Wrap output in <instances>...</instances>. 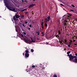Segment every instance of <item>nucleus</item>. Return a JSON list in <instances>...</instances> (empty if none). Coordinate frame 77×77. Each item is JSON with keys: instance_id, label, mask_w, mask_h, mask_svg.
Segmentation results:
<instances>
[{"instance_id": "1", "label": "nucleus", "mask_w": 77, "mask_h": 77, "mask_svg": "<svg viewBox=\"0 0 77 77\" xmlns=\"http://www.w3.org/2000/svg\"><path fill=\"white\" fill-rule=\"evenodd\" d=\"M67 56H69V59L71 61H72L73 62L77 63V57L75 56H72L71 54L68 55Z\"/></svg>"}, {"instance_id": "2", "label": "nucleus", "mask_w": 77, "mask_h": 77, "mask_svg": "<svg viewBox=\"0 0 77 77\" xmlns=\"http://www.w3.org/2000/svg\"><path fill=\"white\" fill-rule=\"evenodd\" d=\"M50 20V17L48 16L45 20V22L47 23V21H49Z\"/></svg>"}, {"instance_id": "3", "label": "nucleus", "mask_w": 77, "mask_h": 77, "mask_svg": "<svg viewBox=\"0 0 77 77\" xmlns=\"http://www.w3.org/2000/svg\"><path fill=\"white\" fill-rule=\"evenodd\" d=\"M64 20V23L65 24H66V23H67V20H66V18L65 17V16H64L62 19V21Z\"/></svg>"}, {"instance_id": "4", "label": "nucleus", "mask_w": 77, "mask_h": 77, "mask_svg": "<svg viewBox=\"0 0 77 77\" xmlns=\"http://www.w3.org/2000/svg\"><path fill=\"white\" fill-rule=\"evenodd\" d=\"M34 6H35V4H31V5H29V6L28 7V8H31V7H32Z\"/></svg>"}, {"instance_id": "5", "label": "nucleus", "mask_w": 77, "mask_h": 77, "mask_svg": "<svg viewBox=\"0 0 77 77\" xmlns=\"http://www.w3.org/2000/svg\"><path fill=\"white\" fill-rule=\"evenodd\" d=\"M29 56V54L28 53H26L25 54V57H28Z\"/></svg>"}, {"instance_id": "6", "label": "nucleus", "mask_w": 77, "mask_h": 77, "mask_svg": "<svg viewBox=\"0 0 77 77\" xmlns=\"http://www.w3.org/2000/svg\"><path fill=\"white\" fill-rule=\"evenodd\" d=\"M15 17L16 18H20V16L17 14H15Z\"/></svg>"}, {"instance_id": "7", "label": "nucleus", "mask_w": 77, "mask_h": 77, "mask_svg": "<svg viewBox=\"0 0 77 77\" xmlns=\"http://www.w3.org/2000/svg\"><path fill=\"white\" fill-rule=\"evenodd\" d=\"M8 9H9V10H11V11H15V9H13V10H12V9H11V8L9 7H8Z\"/></svg>"}, {"instance_id": "8", "label": "nucleus", "mask_w": 77, "mask_h": 77, "mask_svg": "<svg viewBox=\"0 0 77 77\" xmlns=\"http://www.w3.org/2000/svg\"><path fill=\"white\" fill-rule=\"evenodd\" d=\"M25 52H26V53L28 54L29 53V50H26L25 51Z\"/></svg>"}, {"instance_id": "9", "label": "nucleus", "mask_w": 77, "mask_h": 77, "mask_svg": "<svg viewBox=\"0 0 77 77\" xmlns=\"http://www.w3.org/2000/svg\"><path fill=\"white\" fill-rule=\"evenodd\" d=\"M45 27H47V22H45Z\"/></svg>"}, {"instance_id": "10", "label": "nucleus", "mask_w": 77, "mask_h": 77, "mask_svg": "<svg viewBox=\"0 0 77 77\" xmlns=\"http://www.w3.org/2000/svg\"><path fill=\"white\" fill-rule=\"evenodd\" d=\"M31 52H32V53H33V51H34V50H33V49H31Z\"/></svg>"}, {"instance_id": "11", "label": "nucleus", "mask_w": 77, "mask_h": 77, "mask_svg": "<svg viewBox=\"0 0 77 77\" xmlns=\"http://www.w3.org/2000/svg\"><path fill=\"white\" fill-rule=\"evenodd\" d=\"M64 41H65V43H64V44H67L66 42L67 41H66V40L65 39Z\"/></svg>"}, {"instance_id": "12", "label": "nucleus", "mask_w": 77, "mask_h": 77, "mask_svg": "<svg viewBox=\"0 0 77 77\" xmlns=\"http://www.w3.org/2000/svg\"><path fill=\"white\" fill-rule=\"evenodd\" d=\"M71 53V51H69L67 52V54H69V53Z\"/></svg>"}, {"instance_id": "13", "label": "nucleus", "mask_w": 77, "mask_h": 77, "mask_svg": "<svg viewBox=\"0 0 77 77\" xmlns=\"http://www.w3.org/2000/svg\"><path fill=\"white\" fill-rule=\"evenodd\" d=\"M42 29H44V27L43 26V23L42 22Z\"/></svg>"}, {"instance_id": "14", "label": "nucleus", "mask_w": 77, "mask_h": 77, "mask_svg": "<svg viewBox=\"0 0 77 77\" xmlns=\"http://www.w3.org/2000/svg\"><path fill=\"white\" fill-rule=\"evenodd\" d=\"M13 18L14 20H16V18H15V16H14Z\"/></svg>"}, {"instance_id": "15", "label": "nucleus", "mask_w": 77, "mask_h": 77, "mask_svg": "<svg viewBox=\"0 0 77 77\" xmlns=\"http://www.w3.org/2000/svg\"><path fill=\"white\" fill-rule=\"evenodd\" d=\"M71 6H72V7H73V8H75V6H74V5H71Z\"/></svg>"}, {"instance_id": "16", "label": "nucleus", "mask_w": 77, "mask_h": 77, "mask_svg": "<svg viewBox=\"0 0 77 77\" xmlns=\"http://www.w3.org/2000/svg\"><path fill=\"white\" fill-rule=\"evenodd\" d=\"M68 47H71V44H69L68 45Z\"/></svg>"}, {"instance_id": "17", "label": "nucleus", "mask_w": 77, "mask_h": 77, "mask_svg": "<svg viewBox=\"0 0 77 77\" xmlns=\"http://www.w3.org/2000/svg\"><path fill=\"white\" fill-rule=\"evenodd\" d=\"M35 66L34 65H33L32 66V68H35Z\"/></svg>"}, {"instance_id": "18", "label": "nucleus", "mask_w": 77, "mask_h": 77, "mask_svg": "<svg viewBox=\"0 0 77 77\" xmlns=\"http://www.w3.org/2000/svg\"><path fill=\"white\" fill-rule=\"evenodd\" d=\"M32 42H35V40H32Z\"/></svg>"}, {"instance_id": "19", "label": "nucleus", "mask_w": 77, "mask_h": 77, "mask_svg": "<svg viewBox=\"0 0 77 77\" xmlns=\"http://www.w3.org/2000/svg\"><path fill=\"white\" fill-rule=\"evenodd\" d=\"M29 26L30 27H32V25L31 24H30L29 25Z\"/></svg>"}, {"instance_id": "20", "label": "nucleus", "mask_w": 77, "mask_h": 77, "mask_svg": "<svg viewBox=\"0 0 77 77\" xmlns=\"http://www.w3.org/2000/svg\"><path fill=\"white\" fill-rule=\"evenodd\" d=\"M23 33L24 34V35H26V32H23Z\"/></svg>"}, {"instance_id": "21", "label": "nucleus", "mask_w": 77, "mask_h": 77, "mask_svg": "<svg viewBox=\"0 0 77 77\" xmlns=\"http://www.w3.org/2000/svg\"><path fill=\"white\" fill-rule=\"evenodd\" d=\"M37 33H38V35H39V32L38 31Z\"/></svg>"}, {"instance_id": "22", "label": "nucleus", "mask_w": 77, "mask_h": 77, "mask_svg": "<svg viewBox=\"0 0 77 77\" xmlns=\"http://www.w3.org/2000/svg\"><path fill=\"white\" fill-rule=\"evenodd\" d=\"M60 44H62V41H60Z\"/></svg>"}, {"instance_id": "23", "label": "nucleus", "mask_w": 77, "mask_h": 77, "mask_svg": "<svg viewBox=\"0 0 77 77\" xmlns=\"http://www.w3.org/2000/svg\"><path fill=\"white\" fill-rule=\"evenodd\" d=\"M25 23L26 24H27V21H25Z\"/></svg>"}, {"instance_id": "24", "label": "nucleus", "mask_w": 77, "mask_h": 77, "mask_svg": "<svg viewBox=\"0 0 77 77\" xmlns=\"http://www.w3.org/2000/svg\"><path fill=\"white\" fill-rule=\"evenodd\" d=\"M60 5H62V6H63V4H61Z\"/></svg>"}, {"instance_id": "25", "label": "nucleus", "mask_w": 77, "mask_h": 77, "mask_svg": "<svg viewBox=\"0 0 77 77\" xmlns=\"http://www.w3.org/2000/svg\"><path fill=\"white\" fill-rule=\"evenodd\" d=\"M59 34H60V31H59Z\"/></svg>"}, {"instance_id": "26", "label": "nucleus", "mask_w": 77, "mask_h": 77, "mask_svg": "<svg viewBox=\"0 0 77 77\" xmlns=\"http://www.w3.org/2000/svg\"><path fill=\"white\" fill-rule=\"evenodd\" d=\"M75 56H77V54H75Z\"/></svg>"}, {"instance_id": "27", "label": "nucleus", "mask_w": 77, "mask_h": 77, "mask_svg": "<svg viewBox=\"0 0 77 77\" xmlns=\"http://www.w3.org/2000/svg\"><path fill=\"white\" fill-rule=\"evenodd\" d=\"M57 36H58V35H56L55 36H56V37H57Z\"/></svg>"}, {"instance_id": "28", "label": "nucleus", "mask_w": 77, "mask_h": 77, "mask_svg": "<svg viewBox=\"0 0 77 77\" xmlns=\"http://www.w3.org/2000/svg\"><path fill=\"white\" fill-rule=\"evenodd\" d=\"M30 28H29V29H28L29 30H30Z\"/></svg>"}, {"instance_id": "29", "label": "nucleus", "mask_w": 77, "mask_h": 77, "mask_svg": "<svg viewBox=\"0 0 77 77\" xmlns=\"http://www.w3.org/2000/svg\"><path fill=\"white\" fill-rule=\"evenodd\" d=\"M74 45H77V44H75Z\"/></svg>"}, {"instance_id": "30", "label": "nucleus", "mask_w": 77, "mask_h": 77, "mask_svg": "<svg viewBox=\"0 0 77 77\" xmlns=\"http://www.w3.org/2000/svg\"><path fill=\"white\" fill-rule=\"evenodd\" d=\"M42 36H44V35H42Z\"/></svg>"}, {"instance_id": "31", "label": "nucleus", "mask_w": 77, "mask_h": 77, "mask_svg": "<svg viewBox=\"0 0 77 77\" xmlns=\"http://www.w3.org/2000/svg\"><path fill=\"white\" fill-rule=\"evenodd\" d=\"M36 33H38V31H37V32H36Z\"/></svg>"}, {"instance_id": "32", "label": "nucleus", "mask_w": 77, "mask_h": 77, "mask_svg": "<svg viewBox=\"0 0 77 77\" xmlns=\"http://www.w3.org/2000/svg\"><path fill=\"white\" fill-rule=\"evenodd\" d=\"M23 56H24V54H23Z\"/></svg>"}, {"instance_id": "33", "label": "nucleus", "mask_w": 77, "mask_h": 77, "mask_svg": "<svg viewBox=\"0 0 77 77\" xmlns=\"http://www.w3.org/2000/svg\"><path fill=\"white\" fill-rule=\"evenodd\" d=\"M23 26H24V24H23Z\"/></svg>"}, {"instance_id": "34", "label": "nucleus", "mask_w": 77, "mask_h": 77, "mask_svg": "<svg viewBox=\"0 0 77 77\" xmlns=\"http://www.w3.org/2000/svg\"><path fill=\"white\" fill-rule=\"evenodd\" d=\"M67 17H69V16H67Z\"/></svg>"}, {"instance_id": "35", "label": "nucleus", "mask_w": 77, "mask_h": 77, "mask_svg": "<svg viewBox=\"0 0 77 77\" xmlns=\"http://www.w3.org/2000/svg\"><path fill=\"white\" fill-rule=\"evenodd\" d=\"M42 34H43V32H42Z\"/></svg>"}, {"instance_id": "36", "label": "nucleus", "mask_w": 77, "mask_h": 77, "mask_svg": "<svg viewBox=\"0 0 77 77\" xmlns=\"http://www.w3.org/2000/svg\"><path fill=\"white\" fill-rule=\"evenodd\" d=\"M72 11H73V10H71Z\"/></svg>"}, {"instance_id": "37", "label": "nucleus", "mask_w": 77, "mask_h": 77, "mask_svg": "<svg viewBox=\"0 0 77 77\" xmlns=\"http://www.w3.org/2000/svg\"><path fill=\"white\" fill-rule=\"evenodd\" d=\"M26 42H27V40H26Z\"/></svg>"}, {"instance_id": "38", "label": "nucleus", "mask_w": 77, "mask_h": 77, "mask_svg": "<svg viewBox=\"0 0 77 77\" xmlns=\"http://www.w3.org/2000/svg\"><path fill=\"white\" fill-rule=\"evenodd\" d=\"M66 50V49H64V50Z\"/></svg>"}, {"instance_id": "39", "label": "nucleus", "mask_w": 77, "mask_h": 77, "mask_svg": "<svg viewBox=\"0 0 77 77\" xmlns=\"http://www.w3.org/2000/svg\"><path fill=\"white\" fill-rule=\"evenodd\" d=\"M33 1H35V0H33Z\"/></svg>"}, {"instance_id": "40", "label": "nucleus", "mask_w": 77, "mask_h": 77, "mask_svg": "<svg viewBox=\"0 0 77 77\" xmlns=\"http://www.w3.org/2000/svg\"><path fill=\"white\" fill-rule=\"evenodd\" d=\"M27 36H29V35H27Z\"/></svg>"}, {"instance_id": "41", "label": "nucleus", "mask_w": 77, "mask_h": 77, "mask_svg": "<svg viewBox=\"0 0 77 77\" xmlns=\"http://www.w3.org/2000/svg\"><path fill=\"white\" fill-rule=\"evenodd\" d=\"M75 41V40H74V41Z\"/></svg>"}]
</instances>
